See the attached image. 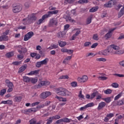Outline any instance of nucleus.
Here are the masks:
<instances>
[{
    "instance_id": "nucleus-3",
    "label": "nucleus",
    "mask_w": 124,
    "mask_h": 124,
    "mask_svg": "<svg viewBox=\"0 0 124 124\" xmlns=\"http://www.w3.org/2000/svg\"><path fill=\"white\" fill-rule=\"evenodd\" d=\"M50 95H52V93L49 91H46L41 93L40 94V97L42 99H46L47 97H49Z\"/></svg>"
},
{
    "instance_id": "nucleus-39",
    "label": "nucleus",
    "mask_w": 124,
    "mask_h": 124,
    "mask_svg": "<svg viewBox=\"0 0 124 124\" xmlns=\"http://www.w3.org/2000/svg\"><path fill=\"white\" fill-rule=\"evenodd\" d=\"M105 94H111L112 93V90L108 89L104 91Z\"/></svg>"
},
{
    "instance_id": "nucleus-18",
    "label": "nucleus",
    "mask_w": 124,
    "mask_h": 124,
    "mask_svg": "<svg viewBox=\"0 0 124 124\" xmlns=\"http://www.w3.org/2000/svg\"><path fill=\"white\" fill-rule=\"evenodd\" d=\"M71 59H72V56L66 57L63 61V63H64V64H69V61H70Z\"/></svg>"
},
{
    "instance_id": "nucleus-4",
    "label": "nucleus",
    "mask_w": 124,
    "mask_h": 124,
    "mask_svg": "<svg viewBox=\"0 0 124 124\" xmlns=\"http://www.w3.org/2000/svg\"><path fill=\"white\" fill-rule=\"evenodd\" d=\"M111 49L108 46L107 49L104 50H101L98 52V55H100V56H108L109 54H111Z\"/></svg>"
},
{
    "instance_id": "nucleus-20",
    "label": "nucleus",
    "mask_w": 124,
    "mask_h": 124,
    "mask_svg": "<svg viewBox=\"0 0 124 124\" xmlns=\"http://www.w3.org/2000/svg\"><path fill=\"white\" fill-rule=\"evenodd\" d=\"M80 33H81V31L80 30H77L75 34L72 36L71 40H75L76 37L78 36Z\"/></svg>"
},
{
    "instance_id": "nucleus-15",
    "label": "nucleus",
    "mask_w": 124,
    "mask_h": 124,
    "mask_svg": "<svg viewBox=\"0 0 124 124\" xmlns=\"http://www.w3.org/2000/svg\"><path fill=\"white\" fill-rule=\"evenodd\" d=\"M50 85V82L49 81H41L38 84V87H43V86H49Z\"/></svg>"
},
{
    "instance_id": "nucleus-49",
    "label": "nucleus",
    "mask_w": 124,
    "mask_h": 124,
    "mask_svg": "<svg viewBox=\"0 0 124 124\" xmlns=\"http://www.w3.org/2000/svg\"><path fill=\"white\" fill-rule=\"evenodd\" d=\"M86 106L87 108H89V107H93V106H94V104H93V103H90L87 104Z\"/></svg>"
},
{
    "instance_id": "nucleus-58",
    "label": "nucleus",
    "mask_w": 124,
    "mask_h": 124,
    "mask_svg": "<svg viewBox=\"0 0 124 124\" xmlns=\"http://www.w3.org/2000/svg\"><path fill=\"white\" fill-rule=\"evenodd\" d=\"M93 39L94 40H98V35L97 34H95L93 35Z\"/></svg>"
},
{
    "instance_id": "nucleus-36",
    "label": "nucleus",
    "mask_w": 124,
    "mask_h": 124,
    "mask_svg": "<svg viewBox=\"0 0 124 124\" xmlns=\"http://www.w3.org/2000/svg\"><path fill=\"white\" fill-rule=\"evenodd\" d=\"M123 96V92L119 93L114 97V100H118V99H120L121 97Z\"/></svg>"
},
{
    "instance_id": "nucleus-57",
    "label": "nucleus",
    "mask_w": 124,
    "mask_h": 124,
    "mask_svg": "<svg viewBox=\"0 0 124 124\" xmlns=\"http://www.w3.org/2000/svg\"><path fill=\"white\" fill-rule=\"evenodd\" d=\"M41 65H42V64L41 62H38L36 63V67H41Z\"/></svg>"
},
{
    "instance_id": "nucleus-51",
    "label": "nucleus",
    "mask_w": 124,
    "mask_h": 124,
    "mask_svg": "<svg viewBox=\"0 0 124 124\" xmlns=\"http://www.w3.org/2000/svg\"><path fill=\"white\" fill-rule=\"evenodd\" d=\"M21 63H22V62L21 61L15 62H13L12 64H14V65H20Z\"/></svg>"
},
{
    "instance_id": "nucleus-30",
    "label": "nucleus",
    "mask_w": 124,
    "mask_h": 124,
    "mask_svg": "<svg viewBox=\"0 0 124 124\" xmlns=\"http://www.w3.org/2000/svg\"><path fill=\"white\" fill-rule=\"evenodd\" d=\"M22 23H23V25H27L28 24H31L28 17L23 19L22 20Z\"/></svg>"
},
{
    "instance_id": "nucleus-63",
    "label": "nucleus",
    "mask_w": 124,
    "mask_h": 124,
    "mask_svg": "<svg viewBox=\"0 0 124 124\" xmlns=\"http://www.w3.org/2000/svg\"><path fill=\"white\" fill-rule=\"evenodd\" d=\"M39 71H40L39 70H36L35 71H33L34 75H37L39 74Z\"/></svg>"
},
{
    "instance_id": "nucleus-25",
    "label": "nucleus",
    "mask_w": 124,
    "mask_h": 124,
    "mask_svg": "<svg viewBox=\"0 0 124 124\" xmlns=\"http://www.w3.org/2000/svg\"><path fill=\"white\" fill-rule=\"evenodd\" d=\"M123 54H124V50H118L112 52V55H123Z\"/></svg>"
},
{
    "instance_id": "nucleus-48",
    "label": "nucleus",
    "mask_w": 124,
    "mask_h": 124,
    "mask_svg": "<svg viewBox=\"0 0 124 124\" xmlns=\"http://www.w3.org/2000/svg\"><path fill=\"white\" fill-rule=\"evenodd\" d=\"M44 107H45V105L41 104V105H38L35 108V109L37 110V109H41L42 108H44Z\"/></svg>"
},
{
    "instance_id": "nucleus-52",
    "label": "nucleus",
    "mask_w": 124,
    "mask_h": 124,
    "mask_svg": "<svg viewBox=\"0 0 124 124\" xmlns=\"http://www.w3.org/2000/svg\"><path fill=\"white\" fill-rule=\"evenodd\" d=\"M78 3H88V1L87 0H80L78 1Z\"/></svg>"
},
{
    "instance_id": "nucleus-2",
    "label": "nucleus",
    "mask_w": 124,
    "mask_h": 124,
    "mask_svg": "<svg viewBox=\"0 0 124 124\" xmlns=\"http://www.w3.org/2000/svg\"><path fill=\"white\" fill-rule=\"evenodd\" d=\"M5 83L6 86L8 88L7 93H11V92L13 91V89L14 88V84H13V82L10 81L9 79H6L5 80Z\"/></svg>"
},
{
    "instance_id": "nucleus-33",
    "label": "nucleus",
    "mask_w": 124,
    "mask_h": 124,
    "mask_svg": "<svg viewBox=\"0 0 124 124\" xmlns=\"http://www.w3.org/2000/svg\"><path fill=\"white\" fill-rule=\"evenodd\" d=\"M40 62L42 65H46V64L48 63V62H49V59H48V58H46L44 60Z\"/></svg>"
},
{
    "instance_id": "nucleus-45",
    "label": "nucleus",
    "mask_w": 124,
    "mask_h": 124,
    "mask_svg": "<svg viewBox=\"0 0 124 124\" xmlns=\"http://www.w3.org/2000/svg\"><path fill=\"white\" fill-rule=\"evenodd\" d=\"M37 81H38L37 78H31V83H32V84H35V83L37 82Z\"/></svg>"
},
{
    "instance_id": "nucleus-23",
    "label": "nucleus",
    "mask_w": 124,
    "mask_h": 124,
    "mask_svg": "<svg viewBox=\"0 0 124 124\" xmlns=\"http://www.w3.org/2000/svg\"><path fill=\"white\" fill-rule=\"evenodd\" d=\"M18 47L21 49H18V52L19 53V54H21L22 52L26 53V52H27V49L22 47L21 46H18Z\"/></svg>"
},
{
    "instance_id": "nucleus-17",
    "label": "nucleus",
    "mask_w": 124,
    "mask_h": 124,
    "mask_svg": "<svg viewBox=\"0 0 124 124\" xmlns=\"http://www.w3.org/2000/svg\"><path fill=\"white\" fill-rule=\"evenodd\" d=\"M106 106V103L104 102H101L99 103L98 106L97 107L98 110H101V109H103L104 107Z\"/></svg>"
},
{
    "instance_id": "nucleus-44",
    "label": "nucleus",
    "mask_w": 124,
    "mask_h": 124,
    "mask_svg": "<svg viewBox=\"0 0 124 124\" xmlns=\"http://www.w3.org/2000/svg\"><path fill=\"white\" fill-rule=\"evenodd\" d=\"M78 97L81 99H85V96L82 94V91H80L78 94Z\"/></svg>"
},
{
    "instance_id": "nucleus-41",
    "label": "nucleus",
    "mask_w": 124,
    "mask_h": 124,
    "mask_svg": "<svg viewBox=\"0 0 124 124\" xmlns=\"http://www.w3.org/2000/svg\"><path fill=\"white\" fill-rule=\"evenodd\" d=\"M51 118H52L53 121H55L56 120H59V119H61V116H60V115H56L52 117H51Z\"/></svg>"
},
{
    "instance_id": "nucleus-54",
    "label": "nucleus",
    "mask_w": 124,
    "mask_h": 124,
    "mask_svg": "<svg viewBox=\"0 0 124 124\" xmlns=\"http://www.w3.org/2000/svg\"><path fill=\"white\" fill-rule=\"evenodd\" d=\"M40 102H35L34 103H33L31 104V107H34V106H36V105H38Z\"/></svg>"
},
{
    "instance_id": "nucleus-61",
    "label": "nucleus",
    "mask_w": 124,
    "mask_h": 124,
    "mask_svg": "<svg viewBox=\"0 0 124 124\" xmlns=\"http://www.w3.org/2000/svg\"><path fill=\"white\" fill-rule=\"evenodd\" d=\"M17 58L19 60H23L24 59V55L19 54L17 55Z\"/></svg>"
},
{
    "instance_id": "nucleus-5",
    "label": "nucleus",
    "mask_w": 124,
    "mask_h": 124,
    "mask_svg": "<svg viewBox=\"0 0 124 124\" xmlns=\"http://www.w3.org/2000/svg\"><path fill=\"white\" fill-rule=\"evenodd\" d=\"M108 48L110 49V54H112L113 55V52H116L113 51V49L114 50H115V51H118V50H120V46L116 45H111L109 46H108Z\"/></svg>"
},
{
    "instance_id": "nucleus-62",
    "label": "nucleus",
    "mask_w": 124,
    "mask_h": 124,
    "mask_svg": "<svg viewBox=\"0 0 124 124\" xmlns=\"http://www.w3.org/2000/svg\"><path fill=\"white\" fill-rule=\"evenodd\" d=\"M119 63L120 66L124 67V60L119 62Z\"/></svg>"
},
{
    "instance_id": "nucleus-53",
    "label": "nucleus",
    "mask_w": 124,
    "mask_h": 124,
    "mask_svg": "<svg viewBox=\"0 0 124 124\" xmlns=\"http://www.w3.org/2000/svg\"><path fill=\"white\" fill-rule=\"evenodd\" d=\"M52 122H53V119H52V117H50L47 120V122H46V124H51Z\"/></svg>"
},
{
    "instance_id": "nucleus-29",
    "label": "nucleus",
    "mask_w": 124,
    "mask_h": 124,
    "mask_svg": "<svg viewBox=\"0 0 124 124\" xmlns=\"http://www.w3.org/2000/svg\"><path fill=\"white\" fill-rule=\"evenodd\" d=\"M22 96H17L14 98V101H15V102H20L22 100Z\"/></svg>"
},
{
    "instance_id": "nucleus-12",
    "label": "nucleus",
    "mask_w": 124,
    "mask_h": 124,
    "mask_svg": "<svg viewBox=\"0 0 124 124\" xmlns=\"http://www.w3.org/2000/svg\"><path fill=\"white\" fill-rule=\"evenodd\" d=\"M124 101L123 100H119L117 101H114L113 102V106H122V105H124Z\"/></svg>"
},
{
    "instance_id": "nucleus-35",
    "label": "nucleus",
    "mask_w": 124,
    "mask_h": 124,
    "mask_svg": "<svg viewBox=\"0 0 124 124\" xmlns=\"http://www.w3.org/2000/svg\"><path fill=\"white\" fill-rule=\"evenodd\" d=\"M98 10V6L93 7L89 10V12H95Z\"/></svg>"
},
{
    "instance_id": "nucleus-47",
    "label": "nucleus",
    "mask_w": 124,
    "mask_h": 124,
    "mask_svg": "<svg viewBox=\"0 0 124 124\" xmlns=\"http://www.w3.org/2000/svg\"><path fill=\"white\" fill-rule=\"evenodd\" d=\"M5 93H6V89H2L0 92V95H3L5 94Z\"/></svg>"
},
{
    "instance_id": "nucleus-55",
    "label": "nucleus",
    "mask_w": 124,
    "mask_h": 124,
    "mask_svg": "<svg viewBox=\"0 0 124 124\" xmlns=\"http://www.w3.org/2000/svg\"><path fill=\"white\" fill-rule=\"evenodd\" d=\"M68 78H69L68 77V76L66 75V76H62L60 77L59 78V79H68Z\"/></svg>"
},
{
    "instance_id": "nucleus-22",
    "label": "nucleus",
    "mask_w": 124,
    "mask_h": 124,
    "mask_svg": "<svg viewBox=\"0 0 124 124\" xmlns=\"http://www.w3.org/2000/svg\"><path fill=\"white\" fill-rule=\"evenodd\" d=\"M60 120L62 123H70V122H71V121H72V119L67 118L66 117L63 118Z\"/></svg>"
},
{
    "instance_id": "nucleus-24",
    "label": "nucleus",
    "mask_w": 124,
    "mask_h": 124,
    "mask_svg": "<svg viewBox=\"0 0 124 124\" xmlns=\"http://www.w3.org/2000/svg\"><path fill=\"white\" fill-rule=\"evenodd\" d=\"M64 35H65V32L63 31H60L59 33H58L57 36V37H59V38H62V37H63Z\"/></svg>"
},
{
    "instance_id": "nucleus-28",
    "label": "nucleus",
    "mask_w": 124,
    "mask_h": 124,
    "mask_svg": "<svg viewBox=\"0 0 124 124\" xmlns=\"http://www.w3.org/2000/svg\"><path fill=\"white\" fill-rule=\"evenodd\" d=\"M7 40H8V36L6 35H2L0 36V42L7 41Z\"/></svg>"
},
{
    "instance_id": "nucleus-21",
    "label": "nucleus",
    "mask_w": 124,
    "mask_h": 124,
    "mask_svg": "<svg viewBox=\"0 0 124 124\" xmlns=\"http://www.w3.org/2000/svg\"><path fill=\"white\" fill-rule=\"evenodd\" d=\"M93 15H90L86 19V25H89L92 23V20L93 19Z\"/></svg>"
},
{
    "instance_id": "nucleus-40",
    "label": "nucleus",
    "mask_w": 124,
    "mask_h": 124,
    "mask_svg": "<svg viewBox=\"0 0 124 124\" xmlns=\"http://www.w3.org/2000/svg\"><path fill=\"white\" fill-rule=\"evenodd\" d=\"M23 81L26 82V83H29V82H31V78L28 77H24Z\"/></svg>"
},
{
    "instance_id": "nucleus-37",
    "label": "nucleus",
    "mask_w": 124,
    "mask_h": 124,
    "mask_svg": "<svg viewBox=\"0 0 124 124\" xmlns=\"http://www.w3.org/2000/svg\"><path fill=\"white\" fill-rule=\"evenodd\" d=\"M96 62H106L107 60L106 59V58L101 57V58H96Z\"/></svg>"
},
{
    "instance_id": "nucleus-34",
    "label": "nucleus",
    "mask_w": 124,
    "mask_h": 124,
    "mask_svg": "<svg viewBox=\"0 0 124 124\" xmlns=\"http://www.w3.org/2000/svg\"><path fill=\"white\" fill-rule=\"evenodd\" d=\"M103 100H104V101H105V102H106L107 103H110V102L112 101V100H111V97L104 98H103Z\"/></svg>"
},
{
    "instance_id": "nucleus-42",
    "label": "nucleus",
    "mask_w": 124,
    "mask_h": 124,
    "mask_svg": "<svg viewBox=\"0 0 124 124\" xmlns=\"http://www.w3.org/2000/svg\"><path fill=\"white\" fill-rule=\"evenodd\" d=\"M71 86L73 88H76V87L78 86V83L76 81H73L71 83Z\"/></svg>"
},
{
    "instance_id": "nucleus-60",
    "label": "nucleus",
    "mask_w": 124,
    "mask_h": 124,
    "mask_svg": "<svg viewBox=\"0 0 124 124\" xmlns=\"http://www.w3.org/2000/svg\"><path fill=\"white\" fill-rule=\"evenodd\" d=\"M54 124H63L61 119L56 121Z\"/></svg>"
},
{
    "instance_id": "nucleus-43",
    "label": "nucleus",
    "mask_w": 124,
    "mask_h": 124,
    "mask_svg": "<svg viewBox=\"0 0 124 124\" xmlns=\"http://www.w3.org/2000/svg\"><path fill=\"white\" fill-rule=\"evenodd\" d=\"M111 87H112V88H114L115 89H117V88H119V84L116 82H113L111 84Z\"/></svg>"
},
{
    "instance_id": "nucleus-11",
    "label": "nucleus",
    "mask_w": 124,
    "mask_h": 124,
    "mask_svg": "<svg viewBox=\"0 0 124 124\" xmlns=\"http://www.w3.org/2000/svg\"><path fill=\"white\" fill-rule=\"evenodd\" d=\"M22 10V7L20 5H17L13 8L14 13H19Z\"/></svg>"
},
{
    "instance_id": "nucleus-13",
    "label": "nucleus",
    "mask_w": 124,
    "mask_h": 124,
    "mask_svg": "<svg viewBox=\"0 0 124 124\" xmlns=\"http://www.w3.org/2000/svg\"><path fill=\"white\" fill-rule=\"evenodd\" d=\"M28 19L30 23H33V22L36 20V17H35V15L34 14H32L28 16Z\"/></svg>"
},
{
    "instance_id": "nucleus-27",
    "label": "nucleus",
    "mask_w": 124,
    "mask_h": 124,
    "mask_svg": "<svg viewBox=\"0 0 124 124\" xmlns=\"http://www.w3.org/2000/svg\"><path fill=\"white\" fill-rule=\"evenodd\" d=\"M59 47V45L57 44H51V46L49 47H47L46 49L48 50L49 49V50H53V49H57Z\"/></svg>"
},
{
    "instance_id": "nucleus-32",
    "label": "nucleus",
    "mask_w": 124,
    "mask_h": 124,
    "mask_svg": "<svg viewBox=\"0 0 124 124\" xmlns=\"http://www.w3.org/2000/svg\"><path fill=\"white\" fill-rule=\"evenodd\" d=\"M7 58H11V57H13L14 56V52L11 51L10 52H8L5 55Z\"/></svg>"
},
{
    "instance_id": "nucleus-8",
    "label": "nucleus",
    "mask_w": 124,
    "mask_h": 124,
    "mask_svg": "<svg viewBox=\"0 0 124 124\" xmlns=\"http://www.w3.org/2000/svg\"><path fill=\"white\" fill-rule=\"evenodd\" d=\"M33 36V32L32 31H30L27 33L24 36V41H28L29 39L31 38V37Z\"/></svg>"
},
{
    "instance_id": "nucleus-7",
    "label": "nucleus",
    "mask_w": 124,
    "mask_h": 124,
    "mask_svg": "<svg viewBox=\"0 0 124 124\" xmlns=\"http://www.w3.org/2000/svg\"><path fill=\"white\" fill-rule=\"evenodd\" d=\"M38 110L35 108H29L28 109H25L24 110V113L26 115H29L30 113H35V112H37Z\"/></svg>"
},
{
    "instance_id": "nucleus-56",
    "label": "nucleus",
    "mask_w": 124,
    "mask_h": 124,
    "mask_svg": "<svg viewBox=\"0 0 124 124\" xmlns=\"http://www.w3.org/2000/svg\"><path fill=\"white\" fill-rule=\"evenodd\" d=\"M96 99L97 100L98 99H100V98H101V97H102V95H101V94L99 93L98 92V94L96 95Z\"/></svg>"
},
{
    "instance_id": "nucleus-64",
    "label": "nucleus",
    "mask_w": 124,
    "mask_h": 124,
    "mask_svg": "<svg viewBox=\"0 0 124 124\" xmlns=\"http://www.w3.org/2000/svg\"><path fill=\"white\" fill-rule=\"evenodd\" d=\"M59 12V11L58 10H54L53 11L49 12V13L50 14H57V13Z\"/></svg>"
},
{
    "instance_id": "nucleus-19",
    "label": "nucleus",
    "mask_w": 124,
    "mask_h": 124,
    "mask_svg": "<svg viewBox=\"0 0 124 124\" xmlns=\"http://www.w3.org/2000/svg\"><path fill=\"white\" fill-rule=\"evenodd\" d=\"M27 67H28V65H27V64H24L22 65L19 69V73H22V72H24V71H25V70L27 69Z\"/></svg>"
},
{
    "instance_id": "nucleus-16",
    "label": "nucleus",
    "mask_w": 124,
    "mask_h": 124,
    "mask_svg": "<svg viewBox=\"0 0 124 124\" xmlns=\"http://www.w3.org/2000/svg\"><path fill=\"white\" fill-rule=\"evenodd\" d=\"M115 30H116V28H112L109 30L108 32L106 34L107 39L110 38L111 36H112V32H113V31H115Z\"/></svg>"
},
{
    "instance_id": "nucleus-46",
    "label": "nucleus",
    "mask_w": 124,
    "mask_h": 124,
    "mask_svg": "<svg viewBox=\"0 0 124 124\" xmlns=\"http://www.w3.org/2000/svg\"><path fill=\"white\" fill-rule=\"evenodd\" d=\"M98 79L99 80H102L103 81H104V80H107V79H108V78L104 76H101V77H98Z\"/></svg>"
},
{
    "instance_id": "nucleus-6",
    "label": "nucleus",
    "mask_w": 124,
    "mask_h": 124,
    "mask_svg": "<svg viewBox=\"0 0 124 124\" xmlns=\"http://www.w3.org/2000/svg\"><path fill=\"white\" fill-rule=\"evenodd\" d=\"M88 76H83L81 78H77L78 82H79V83H85V82H87L88 81Z\"/></svg>"
},
{
    "instance_id": "nucleus-50",
    "label": "nucleus",
    "mask_w": 124,
    "mask_h": 124,
    "mask_svg": "<svg viewBox=\"0 0 124 124\" xmlns=\"http://www.w3.org/2000/svg\"><path fill=\"white\" fill-rule=\"evenodd\" d=\"M114 116H115V114L114 113H109L107 115V116L108 118V119H111V118H113Z\"/></svg>"
},
{
    "instance_id": "nucleus-59",
    "label": "nucleus",
    "mask_w": 124,
    "mask_h": 124,
    "mask_svg": "<svg viewBox=\"0 0 124 124\" xmlns=\"http://www.w3.org/2000/svg\"><path fill=\"white\" fill-rule=\"evenodd\" d=\"M114 75L115 76H117V77H120V78L124 77V75L123 74H115Z\"/></svg>"
},
{
    "instance_id": "nucleus-38",
    "label": "nucleus",
    "mask_w": 124,
    "mask_h": 124,
    "mask_svg": "<svg viewBox=\"0 0 124 124\" xmlns=\"http://www.w3.org/2000/svg\"><path fill=\"white\" fill-rule=\"evenodd\" d=\"M58 43L60 47H64V46L66 45V43L65 42H62V41H59Z\"/></svg>"
},
{
    "instance_id": "nucleus-9",
    "label": "nucleus",
    "mask_w": 124,
    "mask_h": 124,
    "mask_svg": "<svg viewBox=\"0 0 124 124\" xmlns=\"http://www.w3.org/2000/svg\"><path fill=\"white\" fill-rule=\"evenodd\" d=\"M48 17H49V15L46 14L43 16L42 17V18L38 20L37 24L38 25H40V24H42V23H44V22H45V19H47V18H48Z\"/></svg>"
},
{
    "instance_id": "nucleus-31",
    "label": "nucleus",
    "mask_w": 124,
    "mask_h": 124,
    "mask_svg": "<svg viewBox=\"0 0 124 124\" xmlns=\"http://www.w3.org/2000/svg\"><path fill=\"white\" fill-rule=\"evenodd\" d=\"M98 94V92L96 91L91 94V99H93Z\"/></svg>"
},
{
    "instance_id": "nucleus-14",
    "label": "nucleus",
    "mask_w": 124,
    "mask_h": 124,
    "mask_svg": "<svg viewBox=\"0 0 124 124\" xmlns=\"http://www.w3.org/2000/svg\"><path fill=\"white\" fill-rule=\"evenodd\" d=\"M114 4H116V0H111L109 1L108 3H106L105 6V7H111Z\"/></svg>"
},
{
    "instance_id": "nucleus-26",
    "label": "nucleus",
    "mask_w": 124,
    "mask_h": 124,
    "mask_svg": "<svg viewBox=\"0 0 124 124\" xmlns=\"http://www.w3.org/2000/svg\"><path fill=\"white\" fill-rule=\"evenodd\" d=\"M55 98H57V99H58L59 101H62V102H66V101H67V100L66 99V98H63L59 96H56Z\"/></svg>"
},
{
    "instance_id": "nucleus-1",
    "label": "nucleus",
    "mask_w": 124,
    "mask_h": 124,
    "mask_svg": "<svg viewBox=\"0 0 124 124\" xmlns=\"http://www.w3.org/2000/svg\"><path fill=\"white\" fill-rule=\"evenodd\" d=\"M55 92L57 94L62 96H70V95H71V93L62 88H56Z\"/></svg>"
},
{
    "instance_id": "nucleus-10",
    "label": "nucleus",
    "mask_w": 124,
    "mask_h": 124,
    "mask_svg": "<svg viewBox=\"0 0 124 124\" xmlns=\"http://www.w3.org/2000/svg\"><path fill=\"white\" fill-rule=\"evenodd\" d=\"M58 25V19H52L50 20L48 26L49 27H54V26H57Z\"/></svg>"
}]
</instances>
